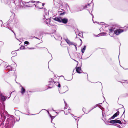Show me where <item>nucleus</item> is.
Here are the masks:
<instances>
[{
    "mask_svg": "<svg viewBox=\"0 0 128 128\" xmlns=\"http://www.w3.org/2000/svg\"><path fill=\"white\" fill-rule=\"evenodd\" d=\"M78 35L80 36V37H82V36H83V34L82 33H79L78 34Z\"/></svg>",
    "mask_w": 128,
    "mask_h": 128,
    "instance_id": "29",
    "label": "nucleus"
},
{
    "mask_svg": "<svg viewBox=\"0 0 128 128\" xmlns=\"http://www.w3.org/2000/svg\"><path fill=\"white\" fill-rule=\"evenodd\" d=\"M83 10L80 7H79L78 8V9H76V12H79Z\"/></svg>",
    "mask_w": 128,
    "mask_h": 128,
    "instance_id": "21",
    "label": "nucleus"
},
{
    "mask_svg": "<svg viewBox=\"0 0 128 128\" xmlns=\"http://www.w3.org/2000/svg\"><path fill=\"white\" fill-rule=\"evenodd\" d=\"M2 64H3L4 65V66H6V63L5 62H4Z\"/></svg>",
    "mask_w": 128,
    "mask_h": 128,
    "instance_id": "34",
    "label": "nucleus"
},
{
    "mask_svg": "<svg viewBox=\"0 0 128 128\" xmlns=\"http://www.w3.org/2000/svg\"><path fill=\"white\" fill-rule=\"evenodd\" d=\"M51 118V120H52V121L53 119L55 118V116H52L51 115H50V116Z\"/></svg>",
    "mask_w": 128,
    "mask_h": 128,
    "instance_id": "32",
    "label": "nucleus"
},
{
    "mask_svg": "<svg viewBox=\"0 0 128 128\" xmlns=\"http://www.w3.org/2000/svg\"><path fill=\"white\" fill-rule=\"evenodd\" d=\"M29 49H34V48H28Z\"/></svg>",
    "mask_w": 128,
    "mask_h": 128,
    "instance_id": "43",
    "label": "nucleus"
},
{
    "mask_svg": "<svg viewBox=\"0 0 128 128\" xmlns=\"http://www.w3.org/2000/svg\"><path fill=\"white\" fill-rule=\"evenodd\" d=\"M125 28H128V26H125L124 27Z\"/></svg>",
    "mask_w": 128,
    "mask_h": 128,
    "instance_id": "51",
    "label": "nucleus"
},
{
    "mask_svg": "<svg viewBox=\"0 0 128 128\" xmlns=\"http://www.w3.org/2000/svg\"><path fill=\"white\" fill-rule=\"evenodd\" d=\"M20 86L22 87V88L21 89V92L22 94H23L26 90L25 88L24 87L22 86L21 85H20Z\"/></svg>",
    "mask_w": 128,
    "mask_h": 128,
    "instance_id": "13",
    "label": "nucleus"
},
{
    "mask_svg": "<svg viewBox=\"0 0 128 128\" xmlns=\"http://www.w3.org/2000/svg\"><path fill=\"white\" fill-rule=\"evenodd\" d=\"M19 119H18V120H17V119H16V121H18L20 119V116H19Z\"/></svg>",
    "mask_w": 128,
    "mask_h": 128,
    "instance_id": "47",
    "label": "nucleus"
},
{
    "mask_svg": "<svg viewBox=\"0 0 128 128\" xmlns=\"http://www.w3.org/2000/svg\"><path fill=\"white\" fill-rule=\"evenodd\" d=\"M50 27H52L51 28H52V30H53V31L54 32L56 30V26L53 25L52 24V26H51Z\"/></svg>",
    "mask_w": 128,
    "mask_h": 128,
    "instance_id": "14",
    "label": "nucleus"
},
{
    "mask_svg": "<svg viewBox=\"0 0 128 128\" xmlns=\"http://www.w3.org/2000/svg\"><path fill=\"white\" fill-rule=\"evenodd\" d=\"M0 114L1 116L2 120L0 125H4V122L6 118V116L9 117L10 115L8 114L6 111L3 109L2 110H0Z\"/></svg>",
    "mask_w": 128,
    "mask_h": 128,
    "instance_id": "3",
    "label": "nucleus"
},
{
    "mask_svg": "<svg viewBox=\"0 0 128 128\" xmlns=\"http://www.w3.org/2000/svg\"><path fill=\"white\" fill-rule=\"evenodd\" d=\"M65 5H66V6H68V7H69V6H68V4H67V3H66Z\"/></svg>",
    "mask_w": 128,
    "mask_h": 128,
    "instance_id": "52",
    "label": "nucleus"
},
{
    "mask_svg": "<svg viewBox=\"0 0 128 128\" xmlns=\"http://www.w3.org/2000/svg\"><path fill=\"white\" fill-rule=\"evenodd\" d=\"M35 2V1H33V0H32V1H31V2H32V3H34Z\"/></svg>",
    "mask_w": 128,
    "mask_h": 128,
    "instance_id": "49",
    "label": "nucleus"
},
{
    "mask_svg": "<svg viewBox=\"0 0 128 128\" xmlns=\"http://www.w3.org/2000/svg\"><path fill=\"white\" fill-rule=\"evenodd\" d=\"M63 10L64 11L62 12L60 10V9L58 10V12L59 13V15H60L63 16L64 14L65 13V12L64 10Z\"/></svg>",
    "mask_w": 128,
    "mask_h": 128,
    "instance_id": "11",
    "label": "nucleus"
},
{
    "mask_svg": "<svg viewBox=\"0 0 128 128\" xmlns=\"http://www.w3.org/2000/svg\"><path fill=\"white\" fill-rule=\"evenodd\" d=\"M76 54L78 58H82V56H80V53H76Z\"/></svg>",
    "mask_w": 128,
    "mask_h": 128,
    "instance_id": "22",
    "label": "nucleus"
},
{
    "mask_svg": "<svg viewBox=\"0 0 128 128\" xmlns=\"http://www.w3.org/2000/svg\"><path fill=\"white\" fill-rule=\"evenodd\" d=\"M116 117L115 116L113 115L110 118H109V120L113 119L114 118Z\"/></svg>",
    "mask_w": 128,
    "mask_h": 128,
    "instance_id": "28",
    "label": "nucleus"
},
{
    "mask_svg": "<svg viewBox=\"0 0 128 128\" xmlns=\"http://www.w3.org/2000/svg\"><path fill=\"white\" fill-rule=\"evenodd\" d=\"M122 108H124V106L123 105H122Z\"/></svg>",
    "mask_w": 128,
    "mask_h": 128,
    "instance_id": "63",
    "label": "nucleus"
},
{
    "mask_svg": "<svg viewBox=\"0 0 128 128\" xmlns=\"http://www.w3.org/2000/svg\"><path fill=\"white\" fill-rule=\"evenodd\" d=\"M37 6L38 8H40V9H41L42 8H42L39 7L37 5Z\"/></svg>",
    "mask_w": 128,
    "mask_h": 128,
    "instance_id": "45",
    "label": "nucleus"
},
{
    "mask_svg": "<svg viewBox=\"0 0 128 128\" xmlns=\"http://www.w3.org/2000/svg\"><path fill=\"white\" fill-rule=\"evenodd\" d=\"M120 112L118 111H117L116 113L114 114V115L116 117L118 116Z\"/></svg>",
    "mask_w": 128,
    "mask_h": 128,
    "instance_id": "20",
    "label": "nucleus"
},
{
    "mask_svg": "<svg viewBox=\"0 0 128 128\" xmlns=\"http://www.w3.org/2000/svg\"><path fill=\"white\" fill-rule=\"evenodd\" d=\"M20 49H21V50L25 49L26 48L24 46H22L20 47Z\"/></svg>",
    "mask_w": 128,
    "mask_h": 128,
    "instance_id": "27",
    "label": "nucleus"
},
{
    "mask_svg": "<svg viewBox=\"0 0 128 128\" xmlns=\"http://www.w3.org/2000/svg\"><path fill=\"white\" fill-rule=\"evenodd\" d=\"M102 104V103H99V104H96L94 107V108H96V107H97L98 105H100V104Z\"/></svg>",
    "mask_w": 128,
    "mask_h": 128,
    "instance_id": "30",
    "label": "nucleus"
},
{
    "mask_svg": "<svg viewBox=\"0 0 128 128\" xmlns=\"http://www.w3.org/2000/svg\"><path fill=\"white\" fill-rule=\"evenodd\" d=\"M12 31L13 32V33L14 34V35H15V33L14 32H13L12 30Z\"/></svg>",
    "mask_w": 128,
    "mask_h": 128,
    "instance_id": "59",
    "label": "nucleus"
},
{
    "mask_svg": "<svg viewBox=\"0 0 128 128\" xmlns=\"http://www.w3.org/2000/svg\"><path fill=\"white\" fill-rule=\"evenodd\" d=\"M34 38H36V39H38V40H40V39H39V38H38L37 37H36L34 36Z\"/></svg>",
    "mask_w": 128,
    "mask_h": 128,
    "instance_id": "44",
    "label": "nucleus"
},
{
    "mask_svg": "<svg viewBox=\"0 0 128 128\" xmlns=\"http://www.w3.org/2000/svg\"><path fill=\"white\" fill-rule=\"evenodd\" d=\"M24 44H25L28 45V44H29V42L27 41H26L24 42Z\"/></svg>",
    "mask_w": 128,
    "mask_h": 128,
    "instance_id": "31",
    "label": "nucleus"
},
{
    "mask_svg": "<svg viewBox=\"0 0 128 128\" xmlns=\"http://www.w3.org/2000/svg\"><path fill=\"white\" fill-rule=\"evenodd\" d=\"M39 4L40 5H42V6H44V4H42L40 2V4Z\"/></svg>",
    "mask_w": 128,
    "mask_h": 128,
    "instance_id": "39",
    "label": "nucleus"
},
{
    "mask_svg": "<svg viewBox=\"0 0 128 128\" xmlns=\"http://www.w3.org/2000/svg\"><path fill=\"white\" fill-rule=\"evenodd\" d=\"M73 45L75 46L76 49V50L77 47H76V46L77 45V44H74Z\"/></svg>",
    "mask_w": 128,
    "mask_h": 128,
    "instance_id": "38",
    "label": "nucleus"
},
{
    "mask_svg": "<svg viewBox=\"0 0 128 128\" xmlns=\"http://www.w3.org/2000/svg\"><path fill=\"white\" fill-rule=\"evenodd\" d=\"M62 18H56V17L54 18L55 20L59 22H61Z\"/></svg>",
    "mask_w": 128,
    "mask_h": 128,
    "instance_id": "12",
    "label": "nucleus"
},
{
    "mask_svg": "<svg viewBox=\"0 0 128 128\" xmlns=\"http://www.w3.org/2000/svg\"><path fill=\"white\" fill-rule=\"evenodd\" d=\"M70 114L72 115V116H74V115H73V114Z\"/></svg>",
    "mask_w": 128,
    "mask_h": 128,
    "instance_id": "54",
    "label": "nucleus"
},
{
    "mask_svg": "<svg viewBox=\"0 0 128 128\" xmlns=\"http://www.w3.org/2000/svg\"><path fill=\"white\" fill-rule=\"evenodd\" d=\"M64 104H65V107L64 108L66 109V108H67V107H68L67 104L66 103V102H65V101L64 100Z\"/></svg>",
    "mask_w": 128,
    "mask_h": 128,
    "instance_id": "26",
    "label": "nucleus"
},
{
    "mask_svg": "<svg viewBox=\"0 0 128 128\" xmlns=\"http://www.w3.org/2000/svg\"><path fill=\"white\" fill-rule=\"evenodd\" d=\"M68 20L66 18H62L61 22L64 24H66L68 22Z\"/></svg>",
    "mask_w": 128,
    "mask_h": 128,
    "instance_id": "10",
    "label": "nucleus"
},
{
    "mask_svg": "<svg viewBox=\"0 0 128 128\" xmlns=\"http://www.w3.org/2000/svg\"><path fill=\"white\" fill-rule=\"evenodd\" d=\"M72 78H71V79L70 80H72Z\"/></svg>",
    "mask_w": 128,
    "mask_h": 128,
    "instance_id": "56",
    "label": "nucleus"
},
{
    "mask_svg": "<svg viewBox=\"0 0 128 128\" xmlns=\"http://www.w3.org/2000/svg\"><path fill=\"white\" fill-rule=\"evenodd\" d=\"M9 24H8V26H7L6 28L9 29L10 30H11V28L9 26H8V25Z\"/></svg>",
    "mask_w": 128,
    "mask_h": 128,
    "instance_id": "35",
    "label": "nucleus"
},
{
    "mask_svg": "<svg viewBox=\"0 0 128 128\" xmlns=\"http://www.w3.org/2000/svg\"><path fill=\"white\" fill-rule=\"evenodd\" d=\"M68 111L69 113H70L71 112V110L70 109H68Z\"/></svg>",
    "mask_w": 128,
    "mask_h": 128,
    "instance_id": "37",
    "label": "nucleus"
},
{
    "mask_svg": "<svg viewBox=\"0 0 128 128\" xmlns=\"http://www.w3.org/2000/svg\"><path fill=\"white\" fill-rule=\"evenodd\" d=\"M86 46H84L83 48L82 49L81 51L82 52L83 54L84 52V50H86Z\"/></svg>",
    "mask_w": 128,
    "mask_h": 128,
    "instance_id": "19",
    "label": "nucleus"
},
{
    "mask_svg": "<svg viewBox=\"0 0 128 128\" xmlns=\"http://www.w3.org/2000/svg\"><path fill=\"white\" fill-rule=\"evenodd\" d=\"M54 82V80L52 78H50V81L48 82L49 84L47 86L50 85L51 84V83H53V82Z\"/></svg>",
    "mask_w": 128,
    "mask_h": 128,
    "instance_id": "17",
    "label": "nucleus"
},
{
    "mask_svg": "<svg viewBox=\"0 0 128 128\" xmlns=\"http://www.w3.org/2000/svg\"><path fill=\"white\" fill-rule=\"evenodd\" d=\"M123 120L124 121V122H123V123L124 124H126V121L125 120Z\"/></svg>",
    "mask_w": 128,
    "mask_h": 128,
    "instance_id": "46",
    "label": "nucleus"
},
{
    "mask_svg": "<svg viewBox=\"0 0 128 128\" xmlns=\"http://www.w3.org/2000/svg\"><path fill=\"white\" fill-rule=\"evenodd\" d=\"M37 3H38V2H39V1H37Z\"/></svg>",
    "mask_w": 128,
    "mask_h": 128,
    "instance_id": "64",
    "label": "nucleus"
},
{
    "mask_svg": "<svg viewBox=\"0 0 128 128\" xmlns=\"http://www.w3.org/2000/svg\"><path fill=\"white\" fill-rule=\"evenodd\" d=\"M124 112H123V114H122V116L123 115H124V113L125 112V108H124Z\"/></svg>",
    "mask_w": 128,
    "mask_h": 128,
    "instance_id": "42",
    "label": "nucleus"
},
{
    "mask_svg": "<svg viewBox=\"0 0 128 128\" xmlns=\"http://www.w3.org/2000/svg\"><path fill=\"white\" fill-rule=\"evenodd\" d=\"M94 107L93 108H92V109L91 110H90V111L92 110H93V109H94Z\"/></svg>",
    "mask_w": 128,
    "mask_h": 128,
    "instance_id": "53",
    "label": "nucleus"
},
{
    "mask_svg": "<svg viewBox=\"0 0 128 128\" xmlns=\"http://www.w3.org/2000/svg\"><path fill=\"white\" fill-rule=\"evenodd\" d=\"M46 111H47L48 112V114H50V115H51V114H50L49 113V112L47 110H46Z\"/></svg>",
    "mask_w": 128,
    "mask_h": 128,
    "instance_id": "48",
    "label": "nucleus"
},
{
    "mask_svg": "<svg viewBox=\"0 0 128 128\" xmlns=\"http://www.w3.org/2000/svg\"><path fill=\"white\" fill-rule=\"evenodd\" d=\"M64 88L66 89V92L68 90V88L66 86H64L63 87Z\"/></svg>",
    "mask_w": 128,
    "mask_h": 128,
    "instance_id": "25",
    "label": "nucleus"
},
{
    "mask_svg": "<svg viewBox=\"0 0 128 128\" xmlns=\"http://www.w3.org/2000/svg\"><path fill=\"white\" fill-rule=\"evenodd\" d=\"M38 114V113L37 114H32V115H36V114Z\"/></svg>",
    "mask_w": 128,
    "mask_h": 128,
    "instance_id": "57",
    "label": "nucleus"
},
{
    "mask_svg": "<svg viewBox=\"0 0 128 128\" xmlns=\"http://www.w3.org/2000/svg\"><path fill=\"white\" fill-rule=\"evenodd\" d=\"M76 71L78 74L82 73V71L80 67H78L76 68Z\"/></svg>",
    "mask_w": 128,
    "mask_h": 128,
    "instance_id": "9",
    "label": "nucleus"
},
{
    "mask_svg": "<svg viewBox=\"0 0 128 128\" xmlns=\"http://www.w3.org/2000/svg\"><path fill=\"white\" fill-rule=\"evenodd\" d=\"M0 98L1 101L3 106H4V102L6 100L7 98L3 95L2 94H0Z\"/></svg>",
    "mask_w": 128,
    "mask_h": 128,
    "instance_id": "6",
    "label": "nucleus"
},
{
    "mask_svg": "<svg viewBox=\"0 0 128 128\" xmlns=\"http://www.w3.org/2000/svg\"><path fill=\"white\" fill-rule=\"evenodd\" d=\"M123 83L125 84L126 85L127 84H128V82H124Z\"/></svg>",
    "mask_w": 128,
    "mask_h": 128,
    "instance_id": "40",
    "label": "nucleus"
},
{
    "mask_svg": "<svg viewBox=\"0 0 128 128\" xmlns=\"http://www.w3.org/2000/svg\"><path fill=\"white\" fill-rule=\"evenodd\" d=\"M117 27L116 25H113L110 29H109L110 33L112 32L115 29H116L114 32V33L116 35H118L124 32V30L120 28L116 29Z\"/></svg>",
    "mask_w": 128,
    "mask_h": 128,
    "instance_id": "4",
    "label": "nucleus"
},
{
    "mask_svg": "<svg viewBox=\"0 0 128 128\" xmlns=\"http://www.w3.org/2000/svg\"><path fill=\"white\" fill-rule=\"evenodd\" d=\"M90 4H88V5L86 4L85 5V6H83V8L82 9H85V8H87L88 7L87 6H90Z\"/></svg>",
    "mask_w": 128,
    "mask_h": 128,
    "instance_id": "24",
    "label": "nucleus"
},
{
    "mask_svg": "<svg viewBox=\"0 0 128 128\" xmlns=\"http://www.w3.org/2000/svg\"><path fill=\"white\" fill-rule=\"evenodd\" d=\"M45 14L43 16V19L46 20L45 21L46 23L49 26H50L52 25V24L50 23V19L48 18V13L47 11V10L46 9H44Z\"/></svg>",
    "mask_w": 128,
    "mask_h": 128,
    "instance_id": "5",
    "label": "nucleus"
},
{
    "mask_svg": "<svg viewBox=\"0 0 128 128\" xmlns=\"http://www.w3.org/2000/svg\"><path fill=\"white\" fill-rule=\"evenodd\" d=\"M109 123L112 124H116V123H118L120 124H122L121 121L120 120H118L116 119L114 120H110L109 121Z\"/></svg>",
    "mask_w": 128,
    "mask_h": 128,
    "instance_id": "7",
    "label": "nucleus"
},
{
    "mask_svg": "<svg viewBox=\"0 0 128 128\" xmlns=\"http://www.w3.org/2000/svg\"><path fill=\"white\" fill-rule=\"evenodd\" d=\"M12 54H14V56H16L17 55V53L15 52L14 51H13L12 52Z\"/></svg>",
    "mask_w": 128,
    "mask_h": 128,
    "instance_id": "23",
    "label": "nucleus"
},
{
    "mask_svg": "<svg viewBox=\"0 0 128 128\" xmlns=\"http://www.w3.org/2000/svg\"><path fill=\"white\" fill-rule=\"evenodd\" d=\"M0 21L1 22V23H2V24L1 25V27H5V26H4V25L3 24V22H2V20H0Z\"/></svg>",
    "mask_w": 128,
    "mask_h": 128,
    "instance_id": "33",
    "label": "nucleus"
},
{
    "mask_svg": "<svg viewBox=\"0 0 128 128\" xmlns=\"http://www.w3.org/2000/svg\"><path fill=\"white\" fill-rule=\"evenodd\" d=\"M6 68L7 70H12V67L10 66H7L6 67Z\"/></svg>",
    "mask_w": 128,
    "mask_h": 128,
    "instance_id": "16",
    "label": "nucleus"
},
{
    "mask_svg": "<svg viewBox=\"0 0 128 128\" xmlns=\"http://www.w3.org/2000/svg\"><path fill=\"white\" fill-rule=\"evenodd\" d=\"M109 122V121H106V122H107V123H108V122Z\"/></svg>",
    "mask_w": 128,
    "mask_h": 128,
    "instance_id": "58",
    "label": "nucleus"
},
{
    "mask_svg": "<svg viewBox=\"0 0 128 128\" xmlns=\"http://www.w3.org/2000/svg\"><path fill=\"white\" fill-rule=\"evenodd\" d=\"M106 34L104 32H102L100 34L98 35V36H105Z\"/></svg>",
    "mask_w": 128,
    "mask_h": 128,
    "instance_id": "18",
    "label": "nucleus"
},
{
    "mask_svg": "<svg viewBox=\"0 0 128 128\" xmlns=\"http://www.w3.org/2000/svg\"><path fill=\"white\" fill-rule=\"evenodd\" d=\"M0 42H2V44H4V42H2L0 41Z\"/></svg>",
    "mask_w": 128,
    "mask_h": 128,
    "instance_id": "55",
    "label": "nucleus"
},
{
    "mask_svg": "<svg viewBox=\"0 0 128 128\" xmlns=\"http://www.w3.org/2000/svg\"><path fill=\"white\" fill-rule=\"evenodd\" d=\"M82 110L83 111V112H84V113H85V111L86 110V109L84 108H82Z\"/></svg>",
    "mask_w": 128,
    "mask_h": 128,
    "instance_id": "36",
    "label": "nucleus"
},
{
    "mask_svg": "<svg viewBox=\"0 0 128 128\" xmlns=\"http://www.w3.org/2000/svg\"><path fill=\"white\" fill-rule=\"evenodd\" d=\"M80 41L81 42V44H82V40L80 39Z\"/></svg>",
    "mask_w": 128,
    "mask_h": 128,
    "instance_id": "50",
    "label": "nucleus"
},
{
    "mask_svg": "<svg viewBox=\"0 0 128 128\" xmlns=\"http://www.w3.org/2000/svg\"><path fill=\"white\" fill-rule=\"evenodd\" d=\"M63 39H64L66 41V42L69 45H74V44L73 42H72L70 41L68 39V38H64Z\"/></svg>",
    "mask_w": 128,
    "mask_h": 128,
    "instance_id": "8",
    "label": "nucleus"
},
{
    "mask_svg": "<svg viewBox=\"0 0 128 128\" xmlns=\"http://www.w3.org/2000/svg\"><path fill=\"white\" fill-rule=\"evenodd\" d=\"M13 2L16 7L18 6L20 9H22L23 8H25L27 7H31L33 6L28 4V5H25L24 4L28 3V2H22V0H14Z\"/></svg>",
    "mask_w": 128,
    "mask_h": 128,
    "instance_id": "1",
    "label": "nucleus"
},
{
    "mask_svg": "<svg viewBox=\"0 0 128 128\" xmlns=\"http://www.w3.org/2000/svg\"><path fill=\"white\" fill-rule=\"evenodd\" d=\"M54 84L56 85L59 88H60L61 86L60 83H59L58 82H54Z\"/></svg>",
    "mask_w": 128,
    "mask_h": 128,
    "instance_id": "15",
    "label": "nucleus"
},
{
    "mask_svg": "<svg viewBox=\"0 0 128 128\" xmlns=\"http://www.w3.org/2000/svg\"><path fill=\"white\" fill-rule=\"evenodd\" d=\"M45 110V109H42L41 110V111H42V110Z\"/></svg>",
    "mask_w": 128,
    "mask_h": 128,
    "instance_id": "60",
    "label": "nucleus"
},
{
    "mask_svg": "<svg viewBox=\"0 0 128 128\" xmlns=\"http://www.w3.org/2000/svg\"><path fill=\"white\" fill-rule=\"evenodd\" d=\"M52 88V87H50V86H48V88H47V89H47V90H48V89L49 88Z\"/></svg>",
    "mask_w": 128,
    "mask_h": 128,
    "instance_id": "41",
    "label": "nucleus"
},
{
    "mask_svg": "<svg viewBox=\"0 0 128 128\" xmlns=\"http://www.w3.org/2000/svg\"><path fill=\"white\" fill-rule=\"evenodd\" d=\"M33 5H34V6H35L36 7V4H33Z\"/></svg>",
    "mask_w": 128,
    "mask_h": 128,
    "instance_id": "61",
    "label": "nucleus"
},
{
    "mask_svg": "<svg viewBox=\"0 0 128 128\" xmlns=\"http://www.w3.org/2000/svg\"><path fill=\"white\" fill-rule=\"evenodd\" d=\"M85 74H86V75H87V76H88V74H87V73H85Z\"/></svg>",
    "mask_w": 128,
    "mask_h": 128,
    "instance_id": "62",
    "label": "nucleus"
},
{
    "mask_svg": "<svg viewBox=\"0 0 128 128\" xmlns=\"http://www.w3.org/2000/svg\"><path fill=\"white\" fill-rule=\"evenodd\" d=\"M15 118L14 116L10 115L9 116L6 121L5 126L6 128H12L14 126L15 122Z\"/></svg>",
    "mask_w": 128,
    "mask_h": 128,
    "instance_id": "2",
    "label": "nucleus"
}]
</instances>
